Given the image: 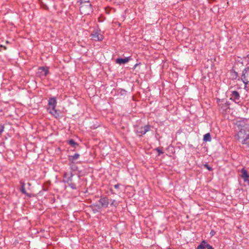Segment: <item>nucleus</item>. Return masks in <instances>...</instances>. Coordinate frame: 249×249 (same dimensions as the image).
Listing matches in <instances>:
<instances>
[{"label": "nucleus", "mask_w": 249, "mask_h": 249, "mask_svg": "<svg viewBox=\"0 0 249 249\" xmlns=\"http://www.w3.org/2000/svg\"><path fill=\"white\" fill-rule=\"evenodd\" d=\"M110 205L114 207H116L118 205V203L115 200H111Z\"/></svg>", "instance_id": "21"}, {"label": "nucleus", "mask_w": 249, "mask_h": 249, "mask_svg": "<svg viewBox=\"0 0 249 249\" xmlns=\"http://www.w3.org/2000/svg\"><path fill=\"white\" fill-rule=\"evenodd\" d=\"M56 103V100L55 97H52L49 100V105L51 106L52 107H55Z\"/></svg>", "instance_id": "11"}, {"label": "nucleus", "mask_w": 249, "mask_h": 249, "mask_svg": "<svg viewBox=\"0 0 249 249\" xmlns=\"http://www.w3.org/2000/svg\"><path fill=\"white\" fill-rule=\"evenodd\" d=\"M206 248H207V249H213V247L208 244H207Z\"/></svg>", "instance_id": "26"}, {"label": "nucleus", "mask_w": 249, "mask_h": 249, "mask_svg": "<svg viewBox=\"0 0 249 249\" xmlns=\"http://www.w3.org/2000/svg\"><path fill=\"white\" fill-rule=\"evenodd\" d=\"M0 47H3L4 50L6 49V48L5 47H3L2 45H0Z\"/></svg>", "instance_id": "28"}, {"label": "nucleus", "mask_w": 249, "mask_h": 249, "mask_svg": "<svg viewBox=\"0 0 249 249\" xmlns=\"http://www.w3.org/2000/svg\"><path fill=\"white\" fill-rule=\"evenodd\" d=\"M151 126L146 125L144 127H140L137 129L136 133L138 136H141L145 134L147 132L150 130Z\"/></svg>", "instance_id": "5"}, {"label": "nucleus", "mask_w": 249, "mask_h": 249, "mask_svg": "<svg viewBox=\"0 0 249 249\" xmlns=\"http://www.w3.org/2000/svg\"><path fill=\"white\" fill-rule=\"evenodd\" d=\"M138 64H136L134 65V68L135 69L136 67H137V66L138 65Z\"/></svg>", "instance_id": "29"}, {"label": "nucleus", "mask_w": 249, "mask_h": 249, "mask_svg": "<svg viewBox=\"0 0 249 249\" xmlns=\"http://www.w3.org/2000/svg\"><path fill=\"white\" fill-rule=\"evenodd\" d=\"M241 178L243 179L245 182H249V175L246 170L245 168H243L241 170Z\"/></svg>", "instance_id": "7"}, {"label": "nucleus", "mask_w": 249, "mask_h": 249, "mask_svg": "<svg viewBox=\"0 0 249 249\" xmlns=\"http://www.w3.org/2000/svg\"><path fill=\"white\" fill-rule=\"evenodd\" d=\"M39 70H42V71L44 72L43 75L44 76H46L48 74V72H49L48 69L47 67H40L39 68Z\"/></svg>", "instance_id": "16"}, {"label": "nucleus", "mask_w": 249, "mask_h": 249, "mask_svg": "<svg viewBox=\"0 0 249 249\" xmlns=\"http://www.w3.org/2000/svg\"><path fill=\"white\" fill-rule=\"evenodd\" d=\"M80 10L82 14L89 15L92 12L91 5L90 3L81 4L80 6Z\"/></svg>", "instance_id": "3"}, {"label": "nucleus", "mask_w": 249, "mask_h": 249, "mask_svg": "<svg viewBox=\"0 0 249 249\" xmlns=\"http://www.w3.org/2000/svg\"><path fill=\"white\" fill-rule=\"evenodd\" d=\"M78 2H80V4H85L87 3H89V0H79Z\"/></svg>", "instance_id": "19"}, {"label": "nucleus", "mask_w": 249, "mask_h": 249, "mask_svg": "<svg viewBox=\"0 0 249 249\" xmlns=\"http://www.w3.org/2000/svg\"><path fill=\"white\" fill-rule=\"evenodd\" d=\"M167 249H170V248H167Z\"/></svg>", "instance_id": "30"}, {"label": "nucleus", "mask_w": 249, "mask_h": 249, "mask_svg": "<svg viewBox=\"0 0 249 249\" xmlns=\"http://www.w3.org/2000/svg\"><path fill=\"white\" fill-rule=\"evenodd\" d=\"M24 183H22L21 187V191L24 194H26V191L24 187Z\"/></svg>", "instance_id": "20"}, {"label": "nucleus", "mask_w": 249, "mask_h": 249, "mask_svg": "<svg viewBox=\"0 0 249 249\" xmlns=\"http://www.w3.org/2000/svg\"><path fill=\"white\" fill-rule=\"evenodd\" d=\"M249 137V127L244 126L235 136V139L239 142H245V139Z\"/></svg>", "instance_id": "2"}, {"label": "nucleus", "mask_w": 249, "mask_h": 249, "mask_svg": "<svg viewBox=\"0 0 249 249\" xmlns=\"http://www.w3.org/2000/svg\"><path fill=\"white\" fill-rule=\"evenodd\" d=\"M50 113L55 118H57L59 116V114L57 112V111L55 109V107H52L51 110L50 111Z\"/></svg>", "instance_id": "13"}, {"label": "nucleus", "mask_w": 249, "mask_h": 249, "mask_svg": "<svg viewBox=\"0 0 249 249\" xmlns=\"http://www.w3.org/2000/svg\"><path fill=\"white\" fill-rule=\"evenodd\" d=\"M211 140V137L210 133H207L204 135L203 141L205 142H210Z\"/></svg>", "instance_id": "15"}, {"label": "nucleus", "mask_w": 249, "mask_h": 249, "mask_svg": "<svg viewBox=\"0 0 249 249\" xmlns=\"http://www.w3.org/2000/svg\"><path fill=\"white\" fill-rule=\"evenodd\" d=\"M120 185L119 184H117L114 185V188L116 189H118Z\"/></svg>", "instance_id": "27"}, {"label": "nucleus", "mask_w": 249, "mask_h": 249, "mask_svg": "<svg viewBox=\"0 0 249 249\" xmlns=\"http://www.w3.org/2000/svg\"><path fill=\"white\" fill-rule=\"evenodd\" d=\"M101 207H107L109 204L108 199L107 197H102L99 200Z\"/></svg>", "instance_id": "9"}, {"label": "nucleus", "mask_w": 249, "mask_h": 249, "mask_svg": "<svg viewBox=\"0 0 249 249\" xmlns=\"http://www.w3.org/2000/svg\"><path fill=\"white\" fill-rule=\"evenodd\" d=\"M4 130V126L3 125H1L0 126V135L2 133V132Z\"/></svg>", "instance_id": "24"}, {"label": "nucleus", "mask_w": 249, "mask_h": 249, "mask_svg": "<svg viewBox=\"0 0 249 249\" xmlns=\"http://www.w3.org/2000/svg\"><path fill=\"white\" fill-rule=\"evenodd\" d=\"M207 244V243L206 241H203L201 244L197 246V249H205L206 248Z\"/></svg>", "instance_id": "14"}, {"label": "nucleus", "mask_w": 249, "mask_h": 249, "mask_svg": "<svg viewBox=\"0 0 249 249\" xmlns=\"http://www.w3.org/2000/svg\"><path fill=\"white\" fill-rule=\"evenodd\" d=\"M240 98V95L239 93L236 91H233L232 92L231 95V99L232 100L236 103L239 102Z\"/></svg>", "instance_id": "8"}, {"label": "nucleus", "mask_w": 249, "mask_h": 249, "mask_svg": "<svg viewBox=\"0 0 249 249\" xmlns=\"http://www.w3.org/2000/svg\"><path fill=\"white\" fill-rule=\"evenodd\" d=\"M248 57H249V55H248Z\"/></svg>", "instance_id": "31"}, {"label": "nucleus", "mask_w": 249, "mask_h": 249, "mask_svg": "<svg viewBox=\"0 0 249 249\" xmlns=\"http://www.w3.org/2000/svg\"><path fill=\"white\" fill-rule=\"evenodd\" d=\"M204 167H206L209 171L213 170V168L209 166L207 164H205L204 165Z\"/></svg>", "instance_id": "23"}, {"label": "nucleus", "mask_w": 249, "mask_h": 249, "mask_svg": "<svg viewBox=\"0 0 249 249\" xmlns=\"http://www.w3.org/2000/svg\"><path fill=\"white\" fill-rule=\"evenodd\" d=\"M79 156L78 154H75L73 156H70L69 160L73 163L75 160L79 158Z\"/></svg>", "instance_id": "12"}, {"label": "nucleus", "mask_w": 249, "mask_h": 249, "mask_svg": "<svg viewBox=\"0 0 249 249\" xmlns=\"http://www.w3.org/2000/svg\"><path fill=\"white\" fill-rule=\"evenodd\" d=\"M69 143L74 148H75L76 146L78 145V144L76 142H75L73 140H70L69 141Z\"/></svg>", "instance_id": "17"}, {"label": "nucleus", "mask_w": 249, "mask_h": 249, "mask_svg": "<svg viewBox=\"0 0 249 249\" xmlns=\"http://www.w3.org/2000/svg\"><path fill=\"white\" fill-rule=\"evenodd\" d=\"M156 151H157V152L158 153V155H160L161 154H163V151L160 150V148H157L156 149Z\"/></svg>", "instance_id": "22"}, {"label": "nucleus", "mask_w": 249, "mask_h": 249, "mask_svg": "<svg viewBox=\"0 0 249 249\" xmlns=\"http://www.w3.org/2000/svg\"><path fill=\"white\" fill-rule=\"evenodd\" d=\"M241 79L246 85L245 88H246V85L249 83V67L243 71Z\"/></svg>", "instance_id": "4"}, {"label": "nucleus", "mask_w": 249, "mask_h": 249, "mask_svg": "<svg viewBox=\"0 0 249 249\" xmlns=\"http://www.w3.org/2000/svg\"><path fill=\"white\" fill-rule=\"evenodd\" d=\"M234 75H233V77L234 78H236L238 76V73L237 72H235V71H234L233 72V73Z\"/></svg>", "instance_id": "25"}, {"label": "nucleus", "mask_w": 249, "mask_h": 249, "mask_svg": "<svg viewBox=\"0 0 249 249\" xmlns=\"http://www.w3.org/2000/svg\"><path fill=\"white\" fill-rule=\"evenodd\" d=\"M130 59V57H125L124 58H118L116 59V62L119 64H125L128 62Z\"/></svg>", "instance_id": "10"}, {"label": "nucleus", "mask_w": 249, "mask_h": 249, "mask_svg": "<svg viewBox=\"0 0 249 249\" xmlns=\"http://www.w3.org/2000/svg\"><path fill=\"white\" fill-rule=\"evenodd\" d=\"M91 36L92 39L95 41H101L104 38L103 35L97 30L94 31Z\"/></svg>", "instance_id": "6"}, {"label": "nucleus", "mask_w": 249, "mask_h": 249, "mask_svg": "<svg viewBox=\"0 0 249 249\" xmlns=\"http://www.w3.org/2000/svg\"><path fill=\"white\" fill-rule=\"evenodd\" d=\"M70 166H71V171H71V172H72V171H75L77 169V167L75 165H73L72 163H71V164H70Z\"/></svg>", "instance_id": "18"}, {"label": "nucleus", "mask_w": 249, "mask_h": 249, "mask_svg": "<svg viewBox=\"0 0 249 249\" xmlns=\"http://www.w3.org/2000/svg\"><path fill=\"white\" fill-rule=\"evenodd\" d=\"M80 177L74 176L71 171H68L64 174L63 181L67 183L72 189H76L77 185L80 183Z\"/></svg>", "instance_id": "1"}]
</instances>
